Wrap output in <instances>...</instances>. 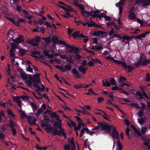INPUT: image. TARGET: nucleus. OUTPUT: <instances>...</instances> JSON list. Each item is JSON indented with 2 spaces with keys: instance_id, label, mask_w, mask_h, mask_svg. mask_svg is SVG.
Returning <instances> with one entry per match:
<instances>
[{
  "instance_id": "obj_1",
  "label": "nucleus",
  "mask_w": 150,
  "mask_h": 150,
  "mask_svg": "<svg viewBox=\"0 0 150 150\" xmlns=\"http://www.w3.org/2000/svg\"><path fill=\"white\" fill-rule=\"evenodd\" d=\"M45 130L48 133H51L52 135H58L60 136L61 134L66 137V134L64 132V129L60 128L59 130H57V129H54L53 128L50 127H47L45 129Z\"/></svg>"
},
{
  "instance_id": "obj_2",
  "label": "nucleus",
  "mask_w": 150,
  "mask_h": 150,
  "mask_svg": "<svg viewBox=\"0 0 150 150\" xmlns=\"http://www.w3.org/2000/svg\"><path fill=\"white\" fill-rule=\"evenodd\" d=\"M39 74H36L34 75L33 77H30L29 79L30 80H28L26 81V83L28 86H30L32 84V82H37L39 84H40L41 81L40 80Z\"/></svg>"
},
{
  "instance_id": "obj_3",
  "label": "nucleus",
  "mask_w": 150,
  "mask_h": 150,
  "mask_svg": "<svg viewBox=\"0 0 150 150\" xmlns=\"http://www.w3.org/2000/svg\"><path fill=\"white\" fill-rule=\"evenodd\" d=\"M70 145L69 144L65 145L64 146V148L65 150H75L76 149L73 137H72L70 142Z\"/></svg>"
},
{
  "instance_id": "obj_4",
  "label": "nucleus",
  "mask_w": 150,
  "mask_h": 150,
  "mask_svg": "<svg viewBox=\"0 0 150 150\" xmlns=\"http://www.w3.org/2000/svg\"><path fill=\"white\" fill-rule=\"evenodd\" d=\"M100 128L102 130H105L110 132V128L112 127V125H109L108 123H99Z\"/></svg>"
},
{
  "instance_id": "obj_5",
  "label": "nucleus",
  "mask_w": 150,
  "mask_h": 150,
  "mask_svg": "<svg viewBox=\"0 0 150 150\" xmlns=\"http://www.w3.org/2000/svg\"><path fill=\"white\" fill-rule=\"evenodd\" d=\"M28 121L29 124L31 125H34L36 124V119L34 117L31 116L27 117Z\"/></svg>"
},
{
  "instance_id": "obj_6",
  "label": "nucleus",
  "mask_w": 150,
  "mask_h": 150,
  "mask_svg": "<svg viewBox=\"0 0 150 150\" xmlns=\"http://www.w3.org/2000/svg\"><path fill=\"white\" fill-rule=\"evenodd\" d=\"M111 135L115 141V139H117L118 138V134L116 127L113 128V131L111 133Z\"/></svg>"
},
{
  "instance_id": "obj_7",
  "label": "nucleus",
  "mask_w": 150,
  "mask_h": 150,
  "mask_svg": "<svg viewBox=\"0 0 150 150\" xmlns=\"http://www.w3.org/2000/svg\"><path fill=\"white\" fill-rule=\"evenodd\" d=\"M99 10H96L93 12H92L91 16L94 17H97L99 18H101L103 16V14L101 13L99 14Z\"/></svg>"
},
{
  "instance_id": "obj_8",
  "label": "nucleus",
  "mask_w": 150,
  "mask_h": 150,
  "mask_svg": "<svg viewBox=\"0 0 150 150\" xmlns=\"http://www.w3.org/2000/svg\"><path fill=\"white\" fill-rule=\"evenodd\" d=\"M125 0H122L121 1H120L116 4V6L117 7H119V13L120 15H121L122 14V7L120 6L124 4Z\"/></svg>"
},
{
  "instance_id": "obj_9",
  "label": "nucleus",
  "mask_w": 150,
  "mask_h": 150,
  "mask_svg": "<svg viewBox=\"0 0 150 150\" xmlns=\"http://www.w3.org/2000/svg\"><path fill=\"white\" fill-rule=\"evenodd\" d=\"M103 93L104 95L110 98L112 100H114L115 97L111 92H108L106 91H103Z\"/></svg>"
},
{
  "instance_id": "obj_10",
  "label": "nucleus",
  "mask_w": 150,
  "mask_h": 150,
  "mask_svg": "<svg viewBox=\"0 0 150 150\" xmlns=\"http://www.w3.org/2000/svg\"><path fill=\"white\" fill-rule=\"evenodd\" d=\"M21 98L18 97H13V101L16 102L20 108H21V104L22 103L20 100Z\"/></svg>"
},
{
  "instance_id": "obj_11",
  "label": "nucleus",
  "mask_w": 150,
  "mask_h": 150,
  "mask_svg": "<svg viewBox=\"0 0 150 150\" xmlns=\"http://www.w3.org/2000/svg\"><path fill=\"white\" fill-rule=\"evenodd\" d=\"M13 41L16 43H18L21 42L23 41V38L22 36L20 35L19 36L18 38H16L15 39H13Z\"/></svg>"
},
{
  "instance_id": "obj_12",
  "label": "nucleus",
  "mask_w": 150,
  "mask_h": 150,
  "mask_svg": "<svg viewBox=\"0 0 150 150\" xmlns=\"http://www.w3.org/2000/svg\"><path fill=\"white\" fill-rule=\"evenodd\" d=\"M87 69L86 67H83L82 66H80L78 67V69L79 71L83 74H85L86 72Z\"/></svg>"
},
{
  "instance_id": "obj_13",
  "label": "nucleus",
  "mask_w": 150,
  "mask_h": 150,
  "mask_svg": "<svg viewBox=\"0 0 150 150\" xmlns=\"http://www.w3.org/2000/svg\"><path fill=\"white\" fill-rule=\"evenodd\" d=\"M58 6L66 11H72L71 7L67 5H66V7H63L59 5H58Z\"/></svg>"
},
{
  "instance_id": "obj_14",
  "label": "nucleus",
  "mask_w": 150,
  "mask_h": 150,
  "mask_svg": "<svg viewBox=\"0 0 150 150\" xmlns=\"http://www.w3.org/2000/svg\"><path fill=\"white\" fill-rule=\"evenodd\" d=\"M128 18L131 20H135L136 18V15L133 13H130L128 16Z\"/></svg>"
},
{
  "instance_id": "obj_15",
  "label": "nucleus",
  "mask_w": 150,
  "mask_h": 150,
  "mask_svg": "<svg viewBox=\"0 0 150 150\" xmlns=\"http://www.w3.org/2000/svg\"><path fill=\"white\" fill-rule=\"evenodd\" d=\"M150 33V32H149L146 31L145 33H143L137 36L136 37L138 39H141L142 38L145 37L146 35L149 34Z\"/></svg>"
},
{
  "instance_id": "obj_16",
  "label": "nucleus",
  "mask_w": 150,
  "mask_h": 150,
  "mask_svg": "<svg viewBox=\"0 0 150 150\" xmlns=\"http://www.w3.org/2000/svg\"><path fill=\"white\" fill-rule=\"evenodd\" d=\"M81 13L82 15L86 16H91L92 14L91 11H88L84 9L81 12Z\"/></svg>"
},
{
  "instance_id": "obj_17",
  "label": "nucleus",
  "mask_w": 150,
  "mask_h": 150,
  "mask_svg": "<svg viewBox=\"0 0 150 150\" xmlns=\"http://www.w3.org/2000/svg\"><path fill=\"white\" fill-rule=\"evenodd\" d=\"M67 122L68 125L70 127L74 126L75 127L76 125V123L70 119H68L67 120Z\"/></svg>"
},
{
  "instance_id": "obj_18",
  "label": "nucleus",
  "mask_w": 150,
  "mask_h": 150,
  "mask_svg": "<svg viewBox=\"0 0 150 150\" xmlns=\"http://www.w3.org/2000/svg\"><path fill=\"white\" fill-rule=\"evenodd\" d=\"M89 130L86 127L83 128L81 131V134L80 135V137H82L83 136V134H84L85 132H86L87 133H88Z\"/></svg>"
},
{
  "instance_id": "obj_19",
  "label": "nucleus",
  "mask_w": 150,
  "mask_h": 150,
  "mask_svg": "<svg viewBox=\"0 0 150 150\" xmlns=\"http://www.w3.org/2000/svg\"><path fill=\"white\" fill-rule=\"evenodd\" d=\"M19 111L21 114V118L23 119L25 117L27 118V117L28 116L26 115L24 111H23L21 109L19 110Z\"/></svg>"
},
{
  "instance_id": "obj_20",
  "label": "nucleus",
  "mask_w": 150,
  "mask_h": 150,
  "mask_svg": "<svg viewBox=\"0 0 150 150\" xmlns=\"http://www.w3.org/2000/svg\"><path fill=\"white\" fill-rule=\"evenodd\" d=\"M55 119L56 120L58 121V122H55L54 123V125H57V123H58L59 125V127H61V124L62 123V121L60 119L58 115H57L56 117H55Z\"/></svg>"
},
{
  "instance_id": "obj_21",
  "label": "nucleus",
  "mask_w": 150,
  "mask_h": 150,
  "mask_svg": "<svg viewBox=\"0 0 150 150\" xmlns=\"http://www.w3.org/2000/svg\"><path fill=\"white\" fill-rule=\"evenodd\" d=\"M32 54H34L33 56L35 57H37L38 56H37V55H39L40 58H42L44 57L43 55H40V53L39 52L34 51L33 52Z\"/></svg>"
},
{
  "instance_id": "obj_22",
  "label": "nucleus",
  "mask_w": 150,
  "mask_h": 150,
  "mask_svg": "<svg viewBox=\"0 0 150 150\" xmlns=\"http://www.w3.org/2000/svg\"><path fill=\"white\" fill-rule=\"evenodd\" d=\"M10 55L12 59V61L14 62L15 61L14 54L12 50V48H11L10 50Z\"/></svg>"
},
{
  "instance_id": "obj_23",
  "label": "nucleus",
  "mask_w": 150,
  "mask_h": 150,
  "mask_svg": "<svg viewBox=\"0 0 150 150\" xmlns=\"http://www.w3.org/2000/svg\"><path fill=\"white\" fill-rule=\"evenodd\" d=\"M117 147L115 150H122V146L119 141H117Z\"/></svg>"
},
{
  "instance_id": "obj_24",
  "label": "nucleus",
  "mask_w": 150,
  "mask_h": 150,
  "mask_svg": "<svg viewBox=\"0 0 150 150\" xmlns=\"http://www.w3.org/2000/svg\"><path fill=\"white\" fill-rule=\"evenodd\" d=\"M49 52L48 50H45L44 52V54L46 56H48L49 58H53L54 55L52 54H48Z\"/></svg>"
},
{
  "instance_id": "obj_25",
  "label": "nucleus",
  "mask_w": 150,
  "mask_h": 150,
  "mask_svg": "<svg viewBox=\"0 0 150 150\" xmlns=\"http://www.w3.org/2000/svg\"><path fill=\"white\" fill-rule=\"evenodd\" d=\"M104 32L102 31H98L97 32H94L93 35L95 36H99L100 35H103Z\"/></svg>"
},
{
  "instance_id": "obj_26",
  "label": "nucleus",
  "mask_w": 150,
  "mask_h": 150,
  "mask_svg": "<svg viewBox=\"0 0 150 150\" xmlns=\"http://www.w3.org/2000/svg\"><path fill=\"white\" fill-rule=\"evenodd\" d=\"M102 81L103 82V86H110V82H108L106 80H105V81H104L103 80H102Z\"/></svg>"
},
{
  "instance_id": "obj_27",
  "label": "nucleus",
  "mask_w": 150,
  "mask_h": 150,
  "mask_svg": "<svg viewBox=\"0 0 150 150\" xmlns=\"http://www.w3.org/2000/svg\"><path fill=\"white\" fill-rule=\"evenodd\" d=\"M102 48L103 47L101 46L95 45L93 46L92 47H91V50L96 49L100 50H101Z\"/></svg>"
},
{
  "instance_id": "obj_28",
  "label": "nucleus",
  "mask_w": 150,
  "mask_h": 150,
  "mask_svg": "<svg viewBox=\"0 0 150 150\" xmlns=\"http://www.w3.org/2000/svg\"><path fill=\"white\" fill-rule=\"evenodd\" d=\"M17 125V124H16V123L14 121H10V123L9 125V126L13 128H14V127H16Z\"/></svg>"
},
{
  "instance_id": "obj_29",
  "label": "nucleus",
  "mask_w": 150,
  "mask_h": 150,
  "mask_svg": "<svg viewBox=\"0 0 150 150\" xmlns=\"http://www.w3.org/2000/svg\"><path fill=\"white\" fill-rule=\"evenodd\" d=\"M150 2L149 0H142V3L143 6H147L149 4Z\"/></svg>"
},
{
  "instance_id": "obj_30",
  "label": "nucleus",
  "mask_w": 150,
  "mask_h": 150,
  "mask_svg": "<svg viewBox=\"0 0 150 150\" xmlns=\"http://www.w3.org/2000/svg\"><path fill=\"white\" fill-rule=\"evenodd\" d=\"M66 71L71 70V67L70 65L68 64L65 65L64 67Z\"/></svg>"
},
{
  "instance_id": "obj_31",
  "label": "nucleus",
  "mask_w": 150,
  "mask_h": 150,
  "mask_svg": "<svg viewBox=\"0 0 150 150\" xmlns=\"http://www.w3.org/2000/svg\"><path fill=\"white\" fill-rule=\"evenodd\" d=\"M102 112L103 113V116L104 118L106 120L110 121L109 116L108 115L103 111H102Z\"/></svg>"
},
{
  "instance_id": "obj_32",
  "label": "nucleus",
  "mask_w": 150,
  "mask_h": 150,
  "mask_svg": "<svg viewBox=\"0 0 150 150\" xmlns=\"http://www.w3.org/2000/svg\"><path fill=\"white\" fill-rule=\"evenodd\" d=\"M7 112L8 114V115H10L12 117H14L15 116L14 115L12 111L10 109H8L7 110Z\"/></svg>"
},
{
  "instance_id": "obj_33",
  "label": "nucleus",
  "mask_w": 150,
  "mask_h": 150,
  "mask_svg": "<svg viewBox=\"0 0 150 150\" xmlns=\"http://www.w3.org/2000/svg\"><path fill=\"white\" fill-rule=\"evenodd\" d=\"M79 31H76L72 34L73 37L74 38H76L79 36Z\"/></svg>"
},
{
  "instance_id": "obj_34",
  "label": "nucleus",
  "mask_w": 150,
  "mask_h": 150,
  "mask_svg": "<svg viewBox=\"0 0 150 150\" xmlns=\"http://www.w3.org/2000/svg\"><path fill=\"white\" fill-rule=\"evenodd\" d=\"M81 124H82L80 122H79L77 127L76 126V125L74 127V129L75 130H78L82 126L81 125Z\"/></svg>"
},
{
  "instance_id": "obj_35",
  "label": "nucleus",
  "mask_w": 150,
  "mask_h": 150,
  "mask_svg": "<svg viewBox=\"0 0 150 150\" xmlns=\"http://www.w3.org/2000/svg\"><path fill=\"white\" fill-rule=\"evenodd\" d=\"M130 105L135 108L136 109H140V106H138L137 104L135 103H131L130 104Z\"/></svg>"
},
{
  "instance_id": "obj_36",
  "label": "nucleus",
  "mask_w": 150,
  "mask_h": 150,
  "mask_svg": "<svg viewBox=\"0 0 150 150\" xmlns=\"http://www.w3.org/2000/svg\"><path fill=\"white\" fill-rule=\"evenodd\" d=\"M59 39L56 37H54L52 38V41L54 43L58 44L59 43Z\"/></svg>"
},
{
  "instance_id": "obj_37",
  "label": "nucleus",
  "mask_w": 150,
  "mask_h": 150,
  "mask_svg": "<svg viewBox=\"0 0 150 150\" xmlns=\"http://www.w3.org/2000/svg\"><path fill=\"white\" fill-rule=\"evenodd\" d=\"M36 148L37 149L39 150H45L47 149V147H42L39 146L38 145H37Z\"/></svg>"
},
{
  "instance_id": "obj_38",
  "label": "nucleus",
  "mask_w": 150,
  "mask_h": 150,
  "mask_svg": "<svg viewBox=\"0 0 150 150\" xmlns=\"http://www.w3.org/2000/svg\"><path fill=\"white\" fill-rule=\"evenodd\" d=\"M21 78L24 80H25L27 78V75L24 73H22L21 74Z\"/></svg>"
},
{
  "instance_id": "obj_39",
  "label": "nucleus",
  "mask_w": 150,
  "mask_h": 150,
  "mask_svg": "<svg viewBox=\"0 0 150 150\" xmlns=\"http://www.w3.org/2000/svg\"><path fill=\"white\" fill-rule=\"evenodd\" d=\"M138 122L141 125H143L144 124V121L143 118L138 119Z\"/></svg>"
},
{
  "instance_id": "obj_40",
  "label": "nucleus",
  "mask_w": 150,
  "mask_h": 150,
  "mask_svg": "<svg viewBox=\"0 0 150 150\" xmlns=\"http://www.w3.org/2000/svg\"><path fill=\"white\" fill-rule=\"evenodd\" d=\"M110 85L113 84L115 85L116 84V81L113 78H111L110 79Z\"/></svg>"
},
{
  "instance_id": "obj_41",
  "label": "nucleus",
  "mask_w": 150,
  "mask_h": 150,
  "mask_svg": "<svg viewBox=\"0 0 150 150\" xmlns=\"http://www.w3.org/2000/svg\"><path fill=\"white\" fill-rule=\"evenodd\" d=\"M55 67L56 68L59 69L62 72H64L65 71L63 69V67L62 66L56 65H55Z\"/></svg>"
},
{
  "instance_id": "obj_42",
  "label": "nucleus",
  "mask_w": 150,
  "mask_h": 150,
  "mask_svg": "<svg viewBox=\"0 0 150 150\" xmlns=\"http://www.w3.org/2000/svg\"><path fill=\"white\" fill-rule=\"evenodd\" d=\"M43 112V110L42 109H38V110L37 113L36 114V116L37 117H38L40 114Z\"/></svg>"
},
{
  "instance_id": "obj_43",
  "label": "nucleus",
  "mask_w": 150,
  "mask_h": 150,
  "mask_svg": "<svg viewBox=\"0 0 150 150\" xmlns=\"http://www.w3.org/2000/svg\"><path fill=\"white\" fill-rule=\"evenodd\" d=\"M71 1L72 3L73 4L76 6H77L79 4V1H76L75 0H71Z\"/></svg>"
},
{
  "instance_id": "obj_44",
  "label": "nucleus",
  "mask_w": 150,
  "mask_h": 150,
  "mask_svg": "<svg viewBox=\"0 0 150 150\" xmlns=\"http://www.w3.org/2000/svg\"><path fill=\"white\" fill-rule=\"evenodd\" d=\"M149 63L148 60L147 59H145L143 61L142 64L143 66H146Z\"/></svg>"
},
{
  "instance_id": "obj_45",
  "label": "nucleus",
  "mask_w": 150,
  "mask_h": 150,
  "mask_svg": "<svg viewBox=\"0 0 150 150\" xmlns=\"http://www.w3.org/2000/svg\"><path fill=\"white\" fill-rule=\"evenodd\" d=\"M27 43L28 44H33V46H37L38 45L37 43H33V40L28 41L27 42Z\"/></svg>"
},
{
  "instance_id": "obj_46",
  "label": "nucleus",
  "mask_w": 150,
  "mask_h": 150,
  "mask_svg": "<svg viewBox=\"0 0 150 150\" xmlns=\"http://www.w3.org/2000/svg\"><path fill=\"white\" fill-rule=\"evenodd\" d=\"M104 98L102 97H100L97 98L96 100L97 101L98 103H100L104 100Z\"/></svg>"
},
{
  "instance_id": "obj_47",
  "label": "nucleus",
  "mask_w": 150,
  "mask_h": 150,
  "mask_svg": "<svg viewBox=\"0 0 150 150\" xmlns=\"http://www.w3.org/2000/svg\"><path fill=\"white\" fill-rule=\"evenodd\" d=\"M147 129V128L146 127H142L141 129V132H142L144 134L146 132V131Z\"/></svg>"
},
{
  "instance_id": "obj_48",
  "label": "nucleus",
  "mask_w": 150,
  "mask_h": 150,
  "mask_svg": "<svg viewBox=\"0 0 150 150\" xmlns=\"http://www.w3.org/2000/svg\"><path fill=\"white\" fill-rule=\"evenodd\" d=\"M30 105L31 107L33 108V109L35 110H37V107L35 105V104L33 102L30 103Z\"/></svg>"
},
{
  "instance_id": "obj_49",
  "label": "nucleus",
  "mask_w": 150,
  "mask_h": 150,
  "mask_svg": "<svg viewBox=\"0 0 150 150\" xmlns=\"http://www.w3.org/2000/svg\"><path fill=\"white\" fill-rule=\"evenodd\" d=\"M96 63H98L100 64H102V63L101 61L99 59H98L97 58H95V59L93 60Z\"/></svg>"
},
{
  "instance_id": "obj_50",
  "label": "nucleus",
  "mask_w": 150,
  "mask_h": 150,
  "mask_svg": "<svg viewBox=\"0 0 150 150\" xmlns=\"http://www.w3.org/2000/svg\"><path fill=\"white\" fill-rule=\"evenodd\" d=\"M26 69L27 71L29 72H31L32 73H33V69L29 65L28 67L26 68Z\"/></svg>"
},
{
  "instance_id": "obj_51",
  "label": "nucleus",
  "mask_w": 150,
  "mask_h": 150,
  "mask_svg": "<svg viewBox=\"0 0 150 150\" xmlns=\"http://www.w3.org/2000/svg\"><path fill=\"white\" fill-rule=\"evenodd\" d=\"M44 120L47 122H49L50 119L47 115H45L43 116Z\"/></svg>"
},
{
  "instance_id": "obj_52",
  "label": "nucleus",
  "mask_w": 150,
  "mask_h": 150,
  "mask_svg": "<svg viewBox=\"0 0 150 150\" xmlns=\"http://www.w3.org/2000/svg\"><path fill=\"white\" fill-rule=\"evenodd\" d=\"M131 127L136 131L137 132V133L139 135H140L141 133L133 125H131Z\"/></svg>"
},
{
  "instance_id": "obj_53",
  "label": "nucleus",
  "mask_w": 150,
  "mask_h": 150,
  "mask_svg": "<svg viewBox=\"0 0 150 150\" xmlns=\"http://www.w3.org/2000/svg\"><path fill=\"white\" fill-rule=\"evenodd\" d=\"M72 73L75 75H78V72L76 70V69L73 68L72 70Z\"/></svg>"
},
{
  "instance_id": "obj_54",
  "label": "nucleus",
  "mask_w": 150,
  "mask_h": 150,
  "mask_svg": "<svg viewBox=\"0 0 150 150\" xmlns=\"http://www.w3.org/2000/svg\"><path fill=\"white\" fill-rule=\"evenodd\" d=\"M92 85L91 84H81V87H83L84 88H86Z\"/></svg>"
},
{
  "instance_id": "obj_55",
  "label": "nucleus",
  "mask_w": 150,
  "mask_h": 150,
  "mask_svg": "<svg viewBox=\"0 0 150 150\" xmlns=\"http://www.w3.org/2000/svg\"><path fill=\"white\" fill-rule=\"evenodd\" d=\"M138 115L140 117H141L143 115L144 111L143 110H141L139 111L138 114Z\"/></svg>"
},
{
  "instance_id": "obj_56",
  "label": "nucleus",
  "mask_w": 150,
  "mask_h": 150,
  "mask_svg": "<svg viewBox=\"0 0 150 150\" xmlns=\"http://www.w3.org/2000/svg\"><path fill=\"white\" fill-rule=\"evenodd\" d=\"M59 56L61 59H67V56L65 54L60 55Z\"/></svg>"
},
{
  "instance_id": "obj_57",
  "label": "nucleus",
  "mask_w": 150,
  "mask_h": 150,
  "mask_svg": "<svg viewBox=\"0 0 150 150\" xmlns=\"http://www.w3.org/2000/svg\"><path fill=\"white\" fill-rule=\"evenodd\" d=\"M81 84H79L78 85L76 84L73 87L75 88L78 89L81 87Z\"/></svg>"
},
{
  "instance_id": "obj_58",
  "label": "nucleus",
  "mask_w": 150,
  "mask_h": 150,
  "mask_svg": "<svg viewBox=\"0 0 150 150\" xmlns=\"http://www.w3.org/2000/svg\"><path fill=\"white\" fill-rule=\"evenodd\" d=\"M77 7H79L81 9V12L82 11H83L84 9L83 5L79 4L78 5Z\"/></svg>"
},
{
  "instance_id": "obj_59",
  "label": "nucleus",
  "mask_w": 150,
  "mask_h": 150,
  "mask_svg": "<svg viewBox=\"0 0 150 150\" xmlns=\"http://www.w3.org/2000/svg\"><path fill=\"white\" fill-rule=\"evenodd\" d=\"M113 36L120 38H122V37L120 35L117 34L116 33H115V34H113Z\"/></svg>"
},
{
  "instance_id": "obj_60",
  "label": "nucleus",
  "mask_w": 150,
  "mask_h": 150,
  "mask_svg": "<svg viewBox=\"0 0 150 150\" xmlns=\"http://www.w3.org/2000/svg\"><path fill=\"white\" fill-rule=\"evenodd\" d=\"M136 95L139 96L140 98H142L143 97L142 94L139 92H137L136 93Z\"/></svg>"
},
{
  "instance_id": "obj_61",
  "label": "nucleus",
  "mask_w": 150,
  "mask_h": 150,
  "mask_svg": "<svg viewBox=\"0 0 150 150\" xmlns=\"http://www.w3.org/2000/svg\"><path fill=\"white\" fill-rule=\"evenodd\" d=\"M67 11V12H66L65 14H64L63 15V16L65 18H68L70 16L69 14V11Z\"/></svg>"
},
{
  "instance_id": "obj_62",
  "label": "nucleus",
  "mask_w": 150,
  "mask_h": 150,
  "mask_svg": "<svg viewBox=\"0 0 150 150\" xmlns=\"http://www.w3.org/2000/svg\"><path fill=\"white\" fill-rule=\"evenodd\" d=\"M127 69L128 71L129 72H130L133 69V67L129 66H127Z\"/></svg>"
},
{
  "instance_id": "obj_63",
  "label": "nucleus",
  "mask_w": 150,
  "mask_h": 150,
  "mask_svg": "<svg viewBox=\"0 0 150 150\" xmlns=\"http://www.w3.org/2000/svg\"><path fill=\"white\" fill-rule=\"evenodd\" d=\"M111 26H112L114 27L117 30L119 29V28L117 26V25L116 23H112L111 24Z\"/></svg>"
},
{
  "instance_id": "obj_64",
  "label": "nucleus",
  "mask_w": 150,
  "mask_h": 150,
  "mask_svg": "<svg viewBox=\"0 0 150 150\" xmlns=\"http://www.w3.org/2000/svg\"><path fill=\"white\" fill-rule=\"evenodd\" d=\"M58 44H60L64 45H65L66 44V42L64 41L60 40L59 41V43Z\"/></svg>"
}]
</instances>
